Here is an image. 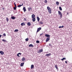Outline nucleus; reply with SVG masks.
<instances>
[{"label":"nucleus","instance_id":"ddd939ff","mask_svg":"<svg viewBox=\"0 0 72 72\" xmlns=\"http://www.w3.org/2000/svg\"><path fill=\"white\" fill-rule=\"evenodd\" d=\"M24 63H21L20 64L21 67H23V66L24 65Z\"/></svg>","mask_w":72,"mask_h":72},{"label":"nucleus","instance_id":"c9c22d12","mask_svg":"<svg viewBox=\"0 0 72 72\" xmlns=\"http://www.w3.org/2000/svg\"><path fill=\"white\" fill-rule=\"evenodd\" d=\"M14 5H15V7H17V5H16V4L15 3H14Z\"/></svg>","mask_w":72,"mask_h":72},{"label":"nucleus","instance_id":"de8ad7c7","mask_svg":"<svg viewBox=\"0 0 72 72\" xmlns=\"http://www.w3.org/2000/svg\"><path fill=\"white\" fill-rule=\"evenodd\" d=\"M68 13H67V15H68Z\"/></svg>","mask_w":72,"mask_h":72},{"label":"nucleus","instance_id":"f704fd0d","mask_svg":"<svg viewBox=\"0 0 72 72\" xmlns=\"http://www.w3.org/2000/svg\"><path fill=\"white\" fill-rule=\"evenodd\" d=\"M60 17L61 18H62V14L60 15Z\"/></svg>","mask_w":72,"mask_h":72},{"label":"nucleus","instance_id":"393cba45","mask_svg":"<svg viewBox=\"0 0 72 72\" xmlns=\"http://www.w3.org/2000/svg\"><path fill=\"white\" fill-rule=\"evenodd\" d=\"M6 20L7 21V22H8L9 21V19H8V17L6 18Z\"/></svg>","mask_w":72,"mask_h":72},{"label":"nucleus","instance_id":"2f4dec72","mask_svg":"<svg viewBox=\"0 0 72 72\" xmlns=\"http://www.w3.org/2000/svg\"><path fill=\"white\" fill-rule=\"evenodd\" d=\"M44 2L46 4L47 3H48V1H47V0H45V1Z\"/></svg>","mask_w":72,"mask_h":72},{"label":"nucleus","instance_id":"39448f33","mask_svg":"<svg viewBox=\"0 0 72 72\" xmlns=\"http://www.w3.org/2000/svg\"><path fill=\"white\" fill-rule=\"evenodd\" d=\"M51 55V53H49L48 54H46L45 55V56H46V57H49Z\"/></svg>","mask_w":72,"mask_h":72},{"label":"nucleus","instance_id":"423d86ee","mask_svg":"<svg viewBox=\"0 0 72 72\" xmlns=\"http://www.w3.org/2000/svg\"><path fill=\"white\" fill-rule=\"evenodd\" d=\"M45 36L47 37H50V35L48 34H46L45 35Z\"/></svg>","mask_w":72,"mask_h":72},{"label":"nucleus","instance_id":"20e7f679","mask_svg":"<svg viewBox=\"0 0 72 72\" xmlns=\"http://www.w3.org/2000/svg\"><path fill=\"white\" fill-rule=\"evenodd\" d=\"M41 30V27L38 28L37 30V32H39V31H40Z\"/></svg>","mask_w":72,"mask_h":72},{"label":"nucleus","instance_id":"ea45409f","mask_svg":"<svg viewBox=\"0 0 72 72\" xmlns=\"http://www.w3.org/2000/svg\"><path fill=\"white\" fill-rule=\"evenodd\" d=\"M19 53H18L17 54V56H18V57H19Z\"/></svg>","mask_w":72,"mask_h":72},{"label":"nucleus","instance_id":"4c0bfd02","mask_svg":"<svg viewBox=\"0 0 72 72\" xmlns=\"http://www.w3.org/2000/svg\"><path fill=\"white\" fill-rule=\"evenodd\" d=\"M24 21H27V19L25 18H24Z\"/></svg>","mask_w":72,"mask_h":72},{"label":"nucleus","instance_id":"4468645a","mask_svg":"<svg viewBox=\"0 0 72 72\" xmlns=\"http://www.w3.org/2000/svg\"><path fill=\"white\" fill-rule=\"evenodd\" d=\"M29 47H33V45L32 44H31L29 45Z\"/></svg>","mask_w":72,"mask_h":72},{"label":"nucleus","instance_id":"72a5a7b5","mask_svg":"<svg viewBox=\"0 0 72 72\" xmlns=\"http://www.w3.org/2000/svg\"><path fill=\"white\" fill-rule=\"evenodd\" d=\"M3 35L4 36H6V34H5V33H4L3 34Z\"/></svg>","mask_w":72,"mask_h":72},{"label":"nucleus","instance_id":"bb28decb","mask_svg":"<svg viewBox=\"0 0 72 72\" xmlns=\"http://www.w3.org/2000/svg\"><path fill=\"white\" fill-rule=\"evenodd\" d=\"M36 43H37L38 44H39V43H40V41H39V40H37L36 41Z\"/></svg>","mask_w":72,"mask_h":72},{"label":"nucleus","instance_id":"f03ea898","mask_svg":"<svg viewBox=\"0 0 72 72\" xmlns=\"http://www.w3.org/2000/svg\"><path fill=\"white\" fill-rule=\"evenodd\" d=\"M43 51V50L42 49L39 50V51H37L38 53H41Z\"/></svg>","mask_w":72,"mask_h":72},{"label":"nucleus","instance_id":"c756f323","mask_svg":"<svg viewBox=\"0 0 72 72\" xmlns=\"http://www.w3.org/2000/svg\"><path fill=\"white\" fill-rule=\"evenodd\" d=\"M39 23H40V24H43V22L42 21H40L39 22Z\"/></svg>","mask_w":72,"mask_h":72},{"label":"nucleus","instance_id":"a19ab883","mask_svg":"<svg viewBox=\"0 0 72 72\" xmlns=\"http://www.w3.org/2000/svg\"><path fill=\"white\" fill-rule=\"evenodd\" d=\"M65 63L66 64H67V63H67V61H65Z\"/></svg>","mask_w":72,"mask_h":72},{"label":"nucleus","instance_id":"6e6552de","mask_svg":"<svg viewBox=\"0 0 72 72\" xmlns=\"http://www.w3.org/2000/svg\"><path fill=\"white\" fill-rule=\"evenodd\" d=\"M28 9L29 10L28 11L30 12V11L31 10H32V8L31 7H29L28 8Z\"/></svg>","mask_w":72,"mask_h":72},{"label":"nucleus","instance_id":"9b49d317","mask_svg":"<svg viewBox=\"0 0 72 72\" xmlns=\"http://www.w3.org/2000/svg\"><path fill=\"white\" fill-rule=\"evenodd\" d=\"M32 18H34L35 17V15L34 14L32 15Z\"/></svg>","mask_w":72,"mask_h":72},{"label":"nucleus","instance_id":"f8f14e48","mask_svg":"<svg viewBox=\"0 0 72 72\" xmlns=\"http://www.w3.org/2000/svg\"><path fill=\"white\" fill-rule=\"evenodd\" d=\"M15 18H16V17H15L14 16L12 17H11V19H14V20L15 19Z\"/></svg>","mask_w":72,"mask_h":72},{"label":"nucleus","instance_id":"f3484780","mask_svg":"<svg viewBox=\"0 0 72 72\" xmlns=\"http://www.w3.org/2000/svg\"><path fill=\"white\" fill-rule=\"evenodd\" d=\"M37 19L38 21V22H39V21H40V18H39V17H37Z\"/></svg>","mask_w":72,"mask_h":72},{"label":"nucleus","instance_id":"58836bf2","mask_svg":"<svg viewBox=\"0 0 72 72\" xmlns=\"http://www.w3.org/2000/svg\"><path fill=\"white\" fill-rule=\"evenodd\" d=\"M43 33H41V34H40V36H41V35H43Z\"/></svg>","mask_w":72,"mask_h":72},{"label":"nucleus","instance_id":"dca6fc26","mask_svg":"<svg viewBox=\"0 0 72 72\" xmlns=\"http://www.w3.org/2000/svg\"><path fill=\"white\" fill-rule=\"evenodd\" d=\"M21 26H24L25 25V23L24 22H22L21 24Z\"/></svg>","mask_w":72,"mask_h":72},{"label":"nucleus","instance_id":"4be33fe9","mask_svg":"<svg viewBox=\"0 0 72 72\" xmlns=\"http://www.w3.org/2000/svg\"><path fill=\"white\" fill-rule=\"evenodd\" d=\"M55 68H56L57 69H58V66H57V65H55Z\"/></svg>","mask_w":72,"mask_h":72},{"label":"nucleus","instance_id":"37998d69","mask_svg":"<svg viewBox=\"0 0 72 72\" xmlns=\"http://www.w3.org/2000/svg\"><path fill=\"white\" fill-rule=\"evenodd\" d=\"M19 54H20V55H21V53H18Z\"/></svg>","mask_w":72,"mask_h":72},{"label":"nucleus","instance_id":"cd10ccee","mask_svg":"<svg viewBox=\"0 0 72 72\" xmlns=\"http://www.w3.org/2000/svg\"><path fill=\"white\" fill-rule=\"evenodd\" d=\"M21 5H19L17 6V7H18V8H19L20 7H21Z\"/></svg>","mask_w":72,"mask_h":72},{"label":"nucleus","instance_id":"aec40b11","mask_svg":"<svg viewBox=\"0 0 72 72\" xmlns=\"http://www.w3.org/2000/svg\"><path fill=\"white\" fill-rule=\"evenodd\" d=\"M22 60L23 62H24L25 60V58L24 57H23L22 59Z\"/></svg>","mask_w":72,"mask_h":72},{"label":"nucleus","instance_id":"79ce46f5","mask_svg":"<svg viewBox=\"0 0 72 72\" xmlns=\"http://www.w3.org/2000/svg\"><path fill=\"white\" fill-rule=\"evenodd\" d=\"M61 60H62V61H63V60H64L63 58H62V59H61Z\"/></svg>","mask_w":72,"mask_h":72},{"label":"nucleus","instance_id":"7ed1b4c3","mask_svg":"<svg viewBox=\"0 0 72 72\" xmlns=\"http://www.w3.org/2000/svg\"><path fill=\"white\" fill-rule=\"evenodd\" d=\"M50 40V37H48L47 38L46 40V42H48Z\"/></svg>","mask_w":72,"mask_h":72},{"label":"nucleus","instance_id":"a211bd4d","mask_svg":"<svg viewBox=\"0 0 72 72\" xmlns=\"http://www.w3.org/2000/svg\"><path fill=\"white\" fill-rule=\"evenodd\" d=\"M27 25H28V26H30L31 25V23H30V22H28L27 23Z\"/></svg>","mask_w":72,"mask_h":72},{"label":"nucleus","instance_id":"49530a36","mask_svg":"<svg viewBox=\"0 0 72 72\" xmlns=\"http://www.w3.org/2000/svg\"><path fill=\"white\" fill-rule=\"evenodd\" d=\"M49 45L50 46H51V44H50Z\"/></svg>","mask_w":72,"mask_h":72},{"label":"nucleus","instance_id":"6ab92c4d","mask_svg":"<svg viewBox=\"0 0 72 72\" xmlns=\"http://www.w3.org/2000/svg\"><path fill=\"white\" fill-rule=\"evenodd\" d=\"M58 13L59 14V15H61V14H62V13H61V12H60V11H58Z\"/></svg>","mask_w":72,"mask_h":72},{"label":"nucleus","instance_id":"2eb2a0df","mask_svg":"<svg viewBox=\"0 0 72 72\" xmlns=\"http://www.w3.org/2000/svg\"><path fill=\"white\" fill-rule=\"evenodd\" d=\"M0 53L1 54V55H3L4 54V52L3 51H0Z\"/></svg>","mask_w":72,"mask_h":72},{"label":"nucleus","instance_id":"5701e85b","mask_svg":"<svg viewBox=\"0 0 72 72\" xmlns=\"http://www.w3.org/2000/svg\"><path fill=\"white\" fill-rule=\"evenodd\" d=\"M18 30H17V29H16L15 30L14 32H18Z\"/></svg>","mask_w":72,"mask_h":72},{"label":"nucleus","instance_id":"a878e982","mask_svg":"<svg viewBox=\"0 0 72 72\" xmlns=\"http://www.w3.org/2000/svg\"><path fill=\"white\" fill-rule=\"evenodd\" d=\"M2 41H4V42H6L7 41L5 39H3L2 40Z\"/></svg>","mask_w":72,"mask_h":72},{"label":"nucleus","instance_id":"0eeeda50","mask_svg":"<svg viewBox=\"0 0 72 72\" xmlns=\"http://www.w3.org/2000/svg\"><path fill=\"white\" fill-rule=\"evenodd\" d=\"M23 10H24V12H26V7H24L23 8Z\"/></svg>","mask_w":72,"mask_h":72},{"label":"nucleus","instance_id":"f257e3e1","mask_svg":"<svg viewBox=\"0 0 72 72\" xmlns=\"http://www.w3.org/2000/svg\"><path fill=\"white\" fill-rule=\"evenodd\" d=\"M47 9L48 10L49 13H50V14L51 13V8H50V7L49 6H48L47 7Z\"/></svg>","mask_w":72,"mask_h":72},{"label":"nucleus","instance_id":"1a4fd4ad","mask_svg":"<svg viewBox=\"0 0 72 72\" xmlns=\"http://www.w3.org/2000/svg\"><path fill=\"white\" fill-rule=\"evenodd\" d=\"M34 68V65H32L31 67V69H33Z\"/></svg>","mask_w":72,"mask_h":72},{"label":"nucleus","instance_id":"473e14b6","mask_svg":"<svg viewBox=\"0 0 72 72\" xmlns=\"http://www.w3.org/2000/svg\"><path fill=\"white\" fill-rule=\"evenodd\" d=\"M28 39L26 38V39H25V40L26 41H28Z\"/></svg>","mask_w":72,"mask_h":72},{"label":"nucleus","instance_id":"a18cd8bd","mask_svg":"<svg viewBox=\"0 0 72 72\" xmlns=\"http://www.w3.org/2000/svg\"><path fill=\"white\" fill-rule=\"evenodd\" d=\"M1 37V35H0V38Z\"/></svg>","mask_w":72,"mask_h":72},{"label":"nucleus","instance_id":"7c9ffc66","mask_svg":"<svg viewBox=\"0 0 72 72\" xmlns=\"http://www.w3.org/2000/svg\"><path fill=\"white\" fill-rule=\"evenodd\" d=\"M17 9V7H14V9L15 10L16 9Z\"/></svg>","mask_w":72,"mask_h":72},{"label":"nucleus","instance_id":"e433bc0d","mask_svg":"<svg viewBox=\"0 0 72 72\" xmlns=\"http://www.w3.org/2000/svg\"><path fill=\"white\" fill-rule=\"evenodd\" d=\"M63 60H66V58H63Z\"/></svg>","mask_w":72,"mask_h":72},{"label":"nucleus","instance_id":"412c9836","mask_svg":"<svg viewBox=\"0 0 72 72\" xmlns=\"http://www.w3.org/2000/svg\"><path fill=\"white\" fill-rule=\"evenodd\" d=\"M64 27V26L63 25H62V26H60L59 27V28H63Z\"/></svg>","mask_w":72,"mask_h":72},{"label":"nucleus","instance_id":"9d476101","mask_svg":"<svg viewBox=\"0 0 72 72\" xmlns=\"http://www.w3.org/2000/svg\"><path fill=\"white\" fill-rule=\"evenodd\" d=\"M32 21L33 22H35V21H36V18H33Z\"/></svg>","mask_w":72,"mask_h":72},{"label":"nucleus","instance_id":"b1692460","mask_svg":"<svg viewBox=\"0 0 72 72\" xmlns=\"http://www.w3.org/2000/svg\"><path fill=\"white\" fill-rule=\"evenodd\" d=\"M59 9L60 10H62V7H61L60 6L59 7Z\"/></svg>","mask_w":72,"mask_h":72},{"label":"nucleus","instance_id":"c03bdc74","mask_svg":"<svg viewBox=\"0 0 72 72\" xmlns=\"http://www.w3.org/2000/svg\"><path fill=\"white\" fill-rule=\"evenodd\" d=\"M21 6H23V4H22V5H21Z\"/></svg>","mask_w":72,"mask_h":72},{"label":"nucleus","instance_id":"c85d7f7f","mask_svg":"<svg viewBox=\"0 0 72 72\" xmlns=\"http://www.w3.org/2000/svg\"><path fill=\"white\" fill-rule=\"evenodd\" d=\"M56 4L57 5H59V2H56Z\"/></svg>","mask_w":72,"mask_h":72}]
</instances>
